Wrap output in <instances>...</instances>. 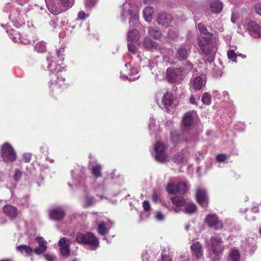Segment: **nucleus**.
Instances as JSON below:
<instances>
[{
  "label": "nucleus",
  "instance_id": "393cba45",
  "mask_svg": "<svg viewBox=\"0 0 261 261\" xmlns=\"http://www.w3.org/2000/svg\"><path fill=\"white\" fill-rule=\"evenodd\" d=\"M46 3L48 10L53 14L57 15L63 12L60 6L59 7L56 3L49 4V2L46 0Z\"/></svg>",
  "mask_w": 261,
  "mask_h": 261
},
{
  "label": "nucleus",
  "instance_id": "79ce46f5",
  "mask_svg": "<svg viewBox=\"0 0 261 261\" xmlns=\"http://www.w3.org/2000/svg\"><path fill=\"white\" fill-rule=\"evenodd\" d=\"M86 203L84 205V207H87L92 206L94 203V198L93 197H89L86 196L85 197Z\"/></svg>",
  "mask_w": 261,
  "mask_h": 261
},
{
  "label": "nucleus",
  "instance_id": "72a5a7b5",
  "mask_svg": "<svg viewBox=\"0 0 261 261\" xmlns=\"http://www.w3.org/2000/svg\"><path fill=\"white\" fill-rule=\"evenodd\" d=\"M17 250L25 255H30L33 252V249L27 245H22L17 247Z\"/></svg>",
  "mask_w": 261,
  "mask_h": 261
},
{
  "label": "nucleus",
  "instance_id": "052dcab7",
  "mask_svg": "<svg viewBox=\"0 0 261 261\" xmlns=\"http://www.w3.org/2000/svg\"><path fill=\"white\" fill-rule=\"evenodd\" d=\"M109 230V229H98L99 233L102 236L107 234Z\"/></svg>",
  "mask_w": 261,
  "mask_h": 261
},
{
  "label": "nucleus",
  "instance_id": "c85d7f7f",
  "mask_svg": "<svg viewBox=\"0 0 261 261\" xmlns=\"http://www.w3.org/2000/svg\"><path fill=\"white\" fill-rule=\"evenodd\" d=\"M171 200L174 205L178 207L184 206L186 204L185 199L182 196H176L172 197Z\"/></svg>",
  "mask_w": 261,
  "mask_h": 261
},
{
  "label": "nucleus",
  "instance_id": "774afa93",
  "mask_svg": "<svg viewBox=\"0 0 261 261\" xmlns=\"http://www.w3.org/2000/svg\"><path fill=\"white\" fill-rule=\"evenodd\" d=\"M173 210L175 213H178L181 210V209L179 207H174Z\"/></svg>",
  "mask_w": 261,
  "mask_h": 261
},
{
  "label": "nucleus",
  "instance_id": "a211bd4d",
  "mask_svg": "<svg viewBox=\"0 0 261 261\" xmlns=\"http://www.w3.org/2000/svg\"><path fill=\"white\" fill-rule=\"evenodd\" d=\"M59 245L60 247V251L62 255L63 256L69 255L70 252L69 246L66 238H63L60 240Z\"/></svg>",
  "mask_w": 261,
  "mask_h": 261
},
{
  "label": "nucleus",
  "instance_id": "ddd939ff",
  "mask_svg": "<svg viewBox=\"0 0 261 261\" xmlns=\"http://www.w3.org/2000/svg\"><path fill=\"white\" fill-rule=\"evenodd\" d=\"M248 30L251 35L255 38H261V26L255 21H250L247 24Z\"/></svg>",
  "mask_w": 261,
  "mask_h": 261
},
{
  "label": "nucleus",
  "instance_id": "c9c22d12",
  "mask_svg": "<svg viewBox=\"0 0 261 261\" xmlns=\"http://www.w3.org/2000/svg\"><path fill=\"white\" fill-rule=\"evenodd\" d=\"M101 166L100 165H96L92 168V173L96 177H100L101 176Z\"/></svg>",
  "mask_w": 261,
  "mask_h": 261
},
{
  "label": "nucleus",
  "instance_id": "0eeeda50",
  "mask_svg": "<svg viewBox=\"0 0 261 261\" xmlns=\"http://www.w3.org/2000/svg\"><path fill=\"white\" fill-rule=\"evenodd\" d=\"M48 69L51 73H53L55 72H56L57 80L55 81L56 86H61V85L65 82V78L61 75V66L56 64V63L54 64L53 63H49L48 65Z\"/></svg>",
  "mask_w": 261,
  "mask_h": 261
},
{
  "label": "nucleus",
  "instance_id": "a19ab883",
  "mask_svg": "<svg viewBox=\"0 0 261 261\" xmlns=\"http://www.w3.org/2000/svg\"><path fill=\"white\" fill-rule=\"evenodd\" d=\"M202 101L204 105H210L211 102V96L207 92H205L202 97Z\"/></svg>",
  "mask_w": 261,
  "mask_h": 261
},
{
  "label": "nucleus",
  "instance_id": "338daca9",
  "mask_svg": "<svg viewBox=\"0 0 261 261\" xmlns=\"http://www.w3.org/2000/svg\"><path fill=\"white\" fill-rule=\"evenodd\" d=\"M162 261H172L171 258L168 256H162Z\"/></svg>",
  "mask_w": 261,
  "mask_h": 261
},
{
  "label": "nucleus",
  "instance_id": "5701e85b",
  "mask_svg": "<svg viewBox=\"0 0 261 261\" xmlns=\"http://www.w3.org/2000/svg\"><path fill=\"white\" fill-rule=\"evenodd\" d=\"M170 138L174 146L177 145L181 142V136L180 133L177 130H171Z\"/></svg>",
  "mask_w": 261,
  "mask_h": 261
},
{
  "label": "nucleus",
  "instance_id": "1a4fd4ad",
  "mask_svg": "<svg viewBox=\"0 0 261 261\" xmlns=\"http://www.w3.org/2000/svg\"><path fill=\"white\" fill-rule=\"evenodd\" d=\"M173 20L172 15L167 13L160 12L158 14L156 21L159 25L167 28Z\"/></svg>",
  "mask_w": 261,
  "mask_h": 261
},
{
  "label": "nucleus",
  "instance_id": "cd10ccee",
  "mask_svg": "<svg viewBox=\"0 0 261 261\" xmlns=\"http://www.w3.org/2000/svg\"><path fill=\"white\" fill-rule=\"evenodd\" d=\"M154 13V9L152 7H147L143 12V17L145 21H150L152 19V14Z\"/></svg>",
  "mask_w": 261,
  "mask_h": 261
},
{
  "label": "nucleus",
  "instance_id": "864d4df0",
  "mask_svg": "<svg viewBox=\"0 0 261 261\" xmlns=\"http://www.w3.org/2000/svg\"><path fill=\"white\" fill-rule=\"evenodd\" d=\"M23 159L24 160L26 163H29L30 162L32 155L30 153H25L23 154Z\"/></svg>",
  "mask_w": 261,
  "mask_h": 261
},
{
  "label": "nucleus",
  "instance_id": "e433bc0d",
  "mask_svg": "<svg viewBox=\"0 0 261 261\" xmlns=\"http://www.w3.org/2000/svg\"><path fill=\"white\" fill-rule=\"evenodd\" d=\"M60 3L61 5L60 7L61 9L63 10V12L66 11L72 6L70 0H60Z\"/></svg>",
  "mask_w": 261,
  "mask_h": 261
},
{
  "label": "nucleus",
  "instance_id": "6e6552de",
  "mask_svg": "<svg viewBox=\"0 0 261 261\" xmlns=\"http://www.w3.org/2000/svg\"><path fill=\"white\" fill-rule=\"evenodd\" d=\"M167 77L172 82L180 81L184 77L178 68H168L167 70Z\"/></svg>",
  "mask_w": 261,
  "mask_h": 261
},
{
  "label": "nucleus",
  "instance_id": "4be33fe9",
  "mask_svg": "<svg viewBox=\"0 0 261 261\" xmlns=\"http://www.w3.org/2000/svg\"><path fill=\"white\" fill-rule=\"evenodd\" d=\"M162 103L166 109L171 107L173 104V95L169 92H166L162 99Z\"/></svg>",
  "mask_w": 261,
  "mask_h": 261
},
{
  "label": "nucleus",
  "instance_id": "ea45409f",
  "mask_svg": "<svg viewBox=\"0 0 261 261\" xmlns=\"http://www.w3.org/2000/svg\"><path fill=\"white\" fill-rule=\"evenodd\" d=\"M35 49L38 53H44L46 51V46L43 42H40L35 45Z\"/></svg>",
  "mask_w": 261,
  "mask_h": 261
},
{
  "label": "nucleus",
  "instance_id": "f3484780",
  "mask_svg": "<svg viewBox=\"0 0 261 261\" xmlns=\"http://www.w3.org/2000/svg\"><path fill=\"white\" fill-rule=\"evenodd\" d=\"M143 45L146 50H157L160 48L159 44L148 37L144 38Z\"/></svg>",
  "mask_w": 261,
  "mask_h": 261
},
{
  "label": "nucleus",
  "instance_id": "412c9836",
  "mask_svg": "<svg viewBox=\"0 0 261 261\" xmlns=\"http://www.w3.org/2000/svg\"><path fill=\"white\" fill-rule=\"evenodd\" d=\"M192 252L196 258H199L203 255L202 247L199 242H196L191 246Z\"/></svg>",
  "mask_w": 261,
  "mask_h": 261
},
{
  "label": "nucleus",
  "instance_id": "aec40b11",
  "mask_svg": "<svg viewBox=\"0 0 261 261\" xmlns=\"http://www.w3.org/2000/svg\"><path fill=\"white\" fill-rule=\"evenodd\" d=\"M194 122V118L193 113L188 112L185 114L183 116L182 123L185 127H190L191 126Z\"/></svg>",
  "mask_w": 261,
  "mask_h": 261
},
{
  "label": "nucleus",
  "instance_id": "09e8293b",
  "mask_svg": "<svg viewBox=\"0 0 261 261\" xmlns=\"http://www.w3.org/2000/svg\"><path fill=\"white\" fill-rule=\"evenodd\" d=\"M227 56L229 59L231 60L232 61L236 62V59L237 56L235 52L233 50H231L229 51L227 53Z\"/></svg>",
  "mask_w": 261,
  "mask_h": 261
},
{
  "label": "nucleus",
  "instance_id": "2eb2a0df",
  "mask_svg": "<svg viewBox=\"0 0 261 261\" xmlns=\"http://www.w3.org/2000/svg\"><path fill=\"white\" fill-rule=\"evenodd\" d=\"M3 212L11 220L16 218L19 214V212L16 207L9 204L4 206Z\"/></svg>",
  "mask_w": 261,
  "mask_h": 261
},
{
  "label": "nucleus",
  "instance_id": "2f4dec72",
  "mask_svg": "<svg viewBox=\"0 0 261 261\" xmlns=\"http://www.w3.org/2000/svg\"><path fill=\"white\" fill-rule=\"evenodd\" d=\"M248 243L246 247V250L251 253H253L256 248V242L253 238H248L247 240Z\"/></svg>",
  "mask_w": 261,
  "mask_h": 261
},
{
  "label": "nucleus",
  "instance_id": "a878e982",
  "mask_svg": "<svg viewBox=\"0 0 261 261\" xmlns=\"http://www.w3.org/2000/svg\"><path fill=\"white\" fill-rule=\"evenodd\" d=\"M193 67V64L189 61H188L178 68L182 75L185 77V75L192 70Z\"/></svg>",
  "mask_w": 261,
  "mask_h": 261
},
{
  "label": "nucleus",
  "instance_id": "7c9ffc66",
  "mask_svg": "<svg viewBox=\"0 0 261 261\" xmlns=\"http://www.w3.org/2000/svg\"><path fill=\"white\" fill-rule=\"evenodd\" d=\"M184 206L185 208L183 211L188 214L194 213L197 210L196 206L193 203L186 202V204Z\"/></svg>",
  "mask_w": 261,
  "mask_h": 261
},
{
  "label": "nucleus",
  "instance_id": "9d476101",
  "mask_svg": "<svg viewBox=\"0 0 261 261\" xmlns=\"http://www.w3.org/2000/svg\"><path fill=\"white\" fill-rule=\"evenodd\" d=\"M205 221L210 227L215 228H222V223L219 221L217 216L214 214L208 215L205 219Z\"/></svg>",
  "mask_w": 261,
  "mask_h": 261
},
{
  "label": "nucleus",
  "instance_id": "4468645a",
  "mask_svg": "<svg viewBox=\"0 0 261 261\" xmlns=\"http://www.w3.org/2000/svg\"><path fill=\"white\" fill-rule=\"evenodd\" d=\"M223 4L220 0H210L209 10L213 14H218L223 10Z\"/></svg>",
  "mask_w": 261,
  "mask_h": 261
},
{
  "label": "nucleus",
  "instance_id": "f8f14e48",
  "mask_svg": "<svg viewBox=\"0 0 261 261\" xmlns=\"http://www.w3.org/2000/svg\"><path fill=\"white\" fill-rule=\"evenodd\" d=\"M65 215V212L61 207H57L52 208L49 211L50 219L59 221L62 220Z\"/></svg>",
  "mask_w": 261,
  "mask_h": 261
},
{
  "label": "nucleus",
  "instance_id": "49530a36",
  "mask_svg": "<svg viewBox=\"0 0 261 261\" xmlns=\"http://www.w3.org/2000/svg\"><path fill=\"white\" fill-rule=\"evenodd\" d=\"M10 37L14 42H17L19 39V35L17 34V32L15 30H12L10 33Z\"/></svg>",
  "mask_w": 261,
  "mask_h": 261
},
{
  "label": "nucleus",
  "instance_id": "f03ea898",
  "mask_svg": "<svg viewBox=\"0 0 261 261\" xmlns=\"http://www.w3.org/2000/svg\"><path fill=\"white\" fill-rule=\"evenodd\" d=\"M224 247L221 239L217 237L211 239V246L208 256L212 261H219L222 258Z\"/></svg>",
  "mask_w": 261,
  "mask_h": 261
},
{
  "label": "nucleus",
  "instance_id": "4d7b16f0",
  "mask_svg": "<svg viewBox=\"0 0 261 261\" xmlns=\"http://www.w3.org/2000/svg\"><path fill=\"white\" fill-rule=\"evenodd\" d=\"M255 12L261 16V3L257 4L255 6Z\"/></svg>",
  "mask_w": 261,
  "mask_h": 261
},
{
  "label": "nucleus",
  "instance_id": "6ab92c4d",
  "mask_svg": "<svg viewBox=\"0 0 261 261\" xmlns=\"http://www.w3.org/2000/svg\"><path fill=\"white\" fill-rule=\"evenodd\" d=\"M36 240L39 244V247L35 249L34 252L37 254H40L46 251L47 248V242L42 237L38 238Z\"/></svg>",
  "mask_w": 261,
  "mask_h": 261
},
{
  "label": "nucleus",
  "instance_id": "de8ad7c7",
  "mask_svg": "<svg viewBox=\"0 0 261 261\" xmlns=\"http://www.w3.org/2000/svg\"><path fill=\"white\" fill-rule=\"evenodd\" d=\"M152 199L153 201L155 202H158L159 201H161V196L160 193H155L154 191L153 193L152 196Z\"/></svg>",
  "mask_w": 261,
  "mask_h": 261
},
{
  "label": "nucleus",
  "instance_id": "37998d69",
  "mask_svg": "<svg viewBox=\"0 0 261 261\" xmlns=\"http://www.w3.org/2000/svg\"><path fill=\"white\" fill-rule=\"evenodd\" d=\"M198 29L199 31H200V32L202 34H203L204 35V36H206L208 34H210L208 32L206 28L205 27V25L203 24L199 23L198 24Z\"/></svg>",
  "mask_w": 261,
  "mask_h": 261
},
{
  "label": "nucleus",
  "instance_id": "473e14b6",
  "mask_svg": "<svg viewBox=\"0 0 261 261\" xmlns=\"http://www.w3.org/2000/svg\"><path fill=\"white\" fill-rule=\"evenodd\" d=\"M229 257L232 261H239L240 259V254L239 250L234 248L230 250L229 254Z\"/></svg>",
  "mask_w": 261,
  "mask_h": 261
},
{
  "label": "nucleus",
  "instance_id": "bb28decb",
  "mask_svg": "<svg viewBox=\"0 0 261 261\" xmlns=\"http://www.w3.org/2000/svg\"><path fill=\"white\" fill-rule=\"evenodd\" d=\"M140 37V33L137 29H132L128 32L127 37L128 41L137 42Z\"/></svg>",
  "mask_w": 261,
  "mask_h": 261
},
{
  "label": "nucleus",
  "instance_id": "8fccbe9b",
  "mask_svg": "<svg viewBox=\"0 0 261 261\" xmlns=\"http://www.w3.org/2000/svg\"><path fill=\"white\" fill-rule=\"evenodd\" d=\"M96 0H86V6L87 8H92L93 7L95 3Z\"/></svg>",
  "mask_w": 261,
  "mask_h": 261
},
{
  "label": "nucleus",
  "instance_id": "69168bd1",
  "mask_svg": "<svg viewBox=\"0 0 261 261\" xmlns=\"http://www.w3.org/2000/svg\"><path fill=\"white\" fill-rule=\"evenodd\" d=\"M258 208L257 206H254L252 208L251 210L249 212V213L250 212H253V213H257L258 212Z\"/></svg>",
  "mask_w": 261,
  "mask_h": 261
},
{
  "label": "nucleus",
  "instance_id": "dca6fc26",
  "mask_svg": "<svg viewBox=\"0 0 261 261\" xmlns=\"http://www.w3.org/2000/svg\"><path fill=\"white\" fill-rule=\"evenodd\" d=\"M196 198L198 202L202 206L205 207L208 203V199L206 191L203 189H199L197 190Z\"/></svg>",
  "mask_w": 261,
  "mask_h": 261
},
{
  "label": "nucleus",
  "instance_id": "c03bdc74",
  "mask_svg": "<svg viewBox=\"0 0 261 261\" xmlns=\"http://www.w3.org/2000/svg\"><path fill=\"white\" fill-rule=\"evenodd\" d=\"M127 47L129 51L133 54H135L137 53V49L136 47L130 41L128 40Z\"/></svg>",
  "mask_w": 261,
  "mask_h": 261
},
{
  "label": "nucleus",
  "instance_id": "6e6d98bb",
  "mask_svg": "<svg viewBox=\"0 0 261 261\" xmlns=\"http://www.w3.org/2000/svg\"><path fill=\"white\" fill-rule=\"evenodd\" d=\"M87 16L83 11H80L78 13V18L80 20L85 19Z\"/></svg>",
  "mask_w": 261,
  "mask_h": 261
},
{
  "label": "nucleus",
  "instance_id": "bf43d9fd",
  "mask_svg": "<svg viewBox=\"0 0 261 261\" xmlns=\"http://www.w3.org/2000/svg\"><path fill=\"white\" fill-rule=\"evenodd\" d=\"M64 51V50H63L62 51L61 50H59L57 51V57L58 58L60 59V60L61 61H63L64 60V58L62 57V55L61 53H63Z\"/></svg>",
  "mask_w": 261,
  "mask_h": 261
},
{
  "label": "nucleus",
  "instance_id": "e2e57ef3",
  "mask_svg": "<svg viewBox=\"0 0 261 261\" xmlns=\"http://www.w3.org/2000/svg\"><path fill=\"white\" fill-rule=\"evenodd\" d=\"M190 102L193 105H196L197 103L196 102L195 98L194 97L193 95L191 96L190 98Z\"/></svg>",
  "mask_w": 261,
  "mask_h": 261
},
{
  "label": "nucleus",
  "instance_id": "20e7f679",
  "mask_svg": "<svg viewBox=\"0 0 261 261\" xmlns=\"http://www.w3.org/2000/svg\"><path fill=\"white\" fill-rule=\"evenodd\" d=\"M188 188L186 182L180 180L176 182L169 183L166 187L168 193L175 194L177 193L185 194L188 191Z\"/></svg>",
  "mask_w": 261,
  "mask_h": 261
},
{
  "label": "nucleus",
  "instance_id": "3c124183",
  "mask_svg": "<svg viewBox=\"0 0 261 261\" xmlns=\"http://www.w3.org/2000/svg\"><path fill=\"white\" fill-rule=\"evenodd\" d=\"M45 258L47 261H54L56 257L52 254H46L45 255Z\"/></svg>",
  "mask_w": 261,
  "mask_h": 261
},
{
  "label": "nucleus",
  "instance_id": "423d86ee",
  "mask_svg": "<svg viewBox=\"0 0 261 261\" xmlns=\"http://www.w3.org/2000/svg\"><path fill=\"white\" fill-rule=\"evenodd\" d=\"M1 154L5 162H13L16 158V154L13 148L8 143H5L3 145L1 149Z\"/></svg>",
  "mask_w": 261,
  "mask_h": 261
},
{
  "label": "nucleus",
  "instance_id": "c756f323",
  "mask_svg": "<svg viewBox=\"0 0 261 261\" xmlns=\"http://www.w3.org/2000/svg\"><path fill=\"white\" fill-rule=\"evenodd\" d=\"M187 150L184 149H182L181 151L175 154L173 157V161L177 164L181 163L185 158V152Z\"/></svg>",
  "mask_w": 261,
  "mask_h": 261
},
{
  "label": "nucleus",
  "instance_id": "f257e3e1",
  "mask_svg": "<svg viewBox=\"0 0 261 261\" xmlns=\"http://www.w3.org/2000/svg\"><path fill=\"white\" fill-rule=\"evenodd\" d=\"M198 44L201 52L207 56L205 62L212 63L214 60L216 49L212 43V35L208 34L206 36H200L197 38Z\"/></svg>",
  "mask_w": 261,
  "mask_h": 261
},
{
  "label": "nucleus",
  "instance_id": "0e129e2a",
  "mask_svg": "<svg viewBox=\"0 0 261 261\" xmlns=\"http://www.w3.org/2000/svg\"><path fill=\"white\" fill-rule=\"evenodd\" d=\"M142 258H143L142 261H146L145 259H147V252L146 251L143 252L142 253Z\"/></svg>",
  "mask_w": 261,
  "mask_h": 261
},
{
  "label": "nucleus",
  "instance_id": "13d9d810",
  "mask_svg": "<svg viewBox=\"0 0 261 261\" xmlns=\"http://www.w3.org/2000/svg\"><path fill=\"white\" fill-rule=\"evenodd\" d=\"M155 218L158 220H163L164 219V216L162 213L157 212L155 215Z\"/></svg>",
  "mask_w": 261,
  "mask_h": 261
},
{
  "label": "nucleus",
  "instance_id": "603ef678",
  "mask_svg": "<svg viewBox=\"0 0 261 261\" xmlns=\"http://www.w3.org/2000/svg\"><path fill=\"white\" fill-rule=\"evenodd\" d=\"M216 159L218 162H224L226 159V156L225 154H219L217 155Z\"/></svg>",
  "mask_w": 261,
  "mask_h": 261
},
{
  "label": "nucleus",
  "instance_id": "7ed1b4c3",
  "mask_svg": "<svg viewBox=\"0 0 261 261\" xmlns=\"http://www.w3.org/2000/svg\"><path fill=\"white\" fill-rule=\"evenodd\" d=\"M76 240L80 244L87 245L92 250H95L99 246L98 240L90 232H78L76 234Z\"/></svg>",
  "mask_w": 261,
  "mask_h": 261
},
{
  "label": "nucleus",
  "instance_id": "a18cd8bd",
  "mask_svg": "<svg viewBox=\"0 0 261 261\" xmlns=\"http://www.w3.org/2000/svg\"><path fill=\"white\" fill-rule=\"evenodd\" d=\"M22 176V173L19 169H16L13 175V178L15 181H19Z\"/></svg>",
  "mask_w": 261,
  "mask_h": 261
},
{
  "label": "nucleus",
  "instance_id": "58836bf2",
  "mask_svg": "<svg viewBox=\"0 0 261 261\" xmlns=\"http://www.w3.org/2000/svg\"><path fill=\"white\" fill-rule=\"evenodd\" d=\"M155 158L156 161L161 163H164L166 161L167 155L165 152L156 153Z\"/></svg>",
  "mask_w": 261,
  "mask_h": 261
},
{
  "label": "nucleus",
  "instance_id": "5fc2aeb1",
  "mask_svg": "<svg viewBox=\"0 0 261 261\" xmlns=\"http://www.w3.org/2000/svg\"><path fill=\"white\" fill-rule=\"evenodd\" d=\"M143 206L145 211L148 212L150 210V206L148 201H144L143 202Z\"/></svg>",
  "mask_w": 261,
  "mask_h": 261
},
{
  "label": "nucleus",
  "instance_id": "b1692460",
  "mask_svg": "<svg viewBox=\"0 0 261 261\" xmlns=\"http://www.w3.org/2000/svg\"><path fill=\"white\" fill-rule=\"evenodd\" d=\"M148 33L149 35L155 40H159L162 37V33L157 28L149 27Z\"/></svg>",
  "mask_w": 261,
  "mask_h": 261
},
{
  "label": "nucleus",
  "instance_id": "39448f33",
  "mask_svg": "<svg viewBox=\"0 0 261 261\" xmlns=\"http://www.w3.org/2000/svg\"><path fill=\"white\" fill-rule=\"evenodd\" d=\"M191 45L185 43L181 44L176 49L175 59L179 61H186L191 54Z\"/></svg>",
  "mask_w": 261,
  "mask_h": 261
},
{
  "label": "nucleus",
  "instance_id": "680f3d73",
  "mask_svg": "<svg viewBox=\"0 0 261 261\" xmlns=\"http://www.w3.org/2000/svg\"><path fill=\"white\" fill-rule=\"evenodd\" d=\"M134 73H137L136 69H132L130 70V79L135 80V79H138V77H131V76H133V74H134Z\"/></svg>",
  "mask_w": 261,
  "mask_h": 261
},
{
  "label": "nucleus",
  "instance_id": "f704fd0d",
  "mask_svg": "<svg viewBox=\"0 0 261 261\" xmlns=\"http://www.w3.org/2000/svg\"><path fill=\"white\" fill-rule=\"evenodd\" d=\"M114 226V223L109 220L106 222L102 221L98 224V228H110Z\"/></svg>",
  "mask_w": 261,
  "mask_h": 261
},
{
  "label": "nucleus",
  "instance_id": "4c0bfd02",
  "mask_svg": "<svg viewBox=\"0 0 261 261\" xmlns=\"http://www.w3.org/2000/svg\"><path fill=\"white\" fill-rule=\"evenodd\" d=\"M164 145L160 142H157L154 145V150L156 153L165 152Z\"/></svg>",
  "mask_w": 261,
  "mask_h": 261
},
{
  "label": "nucleus",
  "instance_id": "9b49d317",
  "mask_svg": "<svg viewBox=\"0 0 261 261\" xmlns=\"http://www.w3.org/2000/svg\"><path fill=\"white\" fill-rule=\"evenodd\" d=\"M206 84V80L203 76H197L195 77L192 81V84L191 86V91H195L197 90H200L205 86Z\"/></svg>",
  "mask_w": 261,
  "mask_h": 261
}]
</instances>
